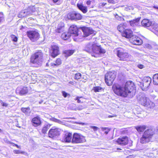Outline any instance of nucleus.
<instances>
[{"instance_id": "obj_1", "label": "nucleus", "mask_w": 158, "mask_h": 158, "mask_svg": "<svg viewBox=\"0 0 158 158\" xmlns=\"http://www.w3.org/2000/svg\"><path fill=\"white\" fill-rule=\"evenodd\" d=\"M84 50L90 54L92 56L95 57L106 52L105 50L102 48L101 46H98L95 44L89 43L85 46Z\"/></svg>"}, {"instance_id": "obj_2", "label": "nucleus", "mask_w": 158, "mask_h": 158, "mask_svg": "<svg viewBox=\"0 0 158 158\" xmlns=\"http://www.w3.org/2000/svg\"><path fill=\"white\" fill-rule=\"evenodd\" d=\"M43 53L39 50L33 54L30 58L31 63L35 64L37 67L42 65L43 62Z\"/></svg>"}, {"instance_id": "obj_3", "label": "nucleus", "mask_w": 158, "mask_h": 158, "mask_svg": "<svg viewBox=\"0 0 158 158\" xmlns=\"http://www.w3.org/2000/svg\"><path fill=\"white\" fill-rule=\"evenodd\" d=\"M154 133V131L151 129L146 130L140 139V142L142 143H146L149 142Z\"/></svg>"}, {"instance_id": "obj_4", "label": "nucleus", "mask_w": 158, "mask_h": 158, "mask_svg": "<svg viewBox=\"0 0 158 158\" xmlns=\"http://www.w3.org/2000/svg\"><path fill=\"white\" fill-rule=\"evenodd\" d=\"M117 55L121 60L131 61L133 60L132 56L123 50L122 49L120 48L117 50Z\"/></svg>"}, {"instance_id": "obj_5", "label": "nucleus", "mask_w": 158, "mask_h": 158, "mask_svg": "<svg viewBox=\"0 0 158 158\" xmlns=\"http://www.w3.org/2000/svg\"><path fill=\"white\" fill-rule=\"evenodd\" d=\"M124 89L127 94V96L129 94H131V95L132 97L135 95L136 92L135 87L134 83L132 81H127L125 84Z\"/></svg>"}, {"instance_id": "obj_6", "label": "nucleus", "mask_w": 158, "mask_h": 158, "mask_svg": "<svg viewBox=\"0 0 158 158\" xmlns=\"http://www.w3.org/2000/svg\"><path fill=\"white\" fill-rule=\"evenodd\" d=\"M139 101V103L141 105L148 108H152L155 106V104L144 95H142L140 98Z\"/></svg>"}, {"instance_id": "obj_7", "label": "nucleus", "mask_w": 158, "mask_h": 158, "mask_svg": "<svg viewBox=\"0 0 158 158\" xmlns=\"http://www.w3.org/2000/svg\"><path fill=\"white\" fill-rule=\"evenodd\" d=\"M116 73L114 72H109L105 75V81L106 84L109 86L112 85L113 82L115 78Z\"/></svg>"}, {"instance_id": "obj_8", "label": "nucleus", "mask_w": 158, "mask_h": 158, "mask_svg": "<svg viewBox=\"0 0 158 158\" xmlns=\"http://www.w3.org/2000/svg\"><path fill=\"white\" fill-rule=\"evenodd\" d=\"M85 137L81 134L77 133L73 134L71 142L73 143H80L85 142Z\"/></svg>"}, {"instance_id": "obj_9", "label": "nucleus", "mask_w": 158, "mask_h": 158, "mask_svg": "<svg viewBox=\"0 0 158 158\" xmlns=\"http://www.w3.org/2000/svg\"><path fill=\"white\" fill-rule=\"evenodd\" d=\"M113 88L114 93L118 95L126 97L127 94L125 92L124 88H122L119 85L113 86Z\"/></svg>"}, {"instance_id": "obj_10", "label": "nucleus", "mask_w": 158, "mask_h": 158, "mask_svg": "<svg viewBox=\"0 0 158 158\" xmlns=\"http://www.w3.org/2000/svg\"><path fill=\"white\" fill-rule=\"evenodd\" d=\"M27 34L30 40L33 42L37 41L40 38L39 33L35 31H27Z\"/></svg>"}, {"instance_id": "obj_11", "label": "nucleus", "mask_w": 158, "mask_h": 158, "mask_svg": "<svg viewBox=\"0 0 158 158\" xmlns=\"http://www.w3.org/2000/svg\"><path fill=\"white\" fill-rule=\"evenodd\" d=\"M68 18L71 20H81L82 16L79 13L75 11L69 13L67 15Z\"/></svg>"}, {"instance_id": "obj_12", "label": "nucleus", "mask_w": 158, "mask_h": 158, "mask_svg": "<svg viewBox=\"0 0 158 158\" xmlns=\"http://www.w3.org/2000/svg\"><path fill=\"white\" fill-rule=\"evenodd\" d=\"M61 130L59 128H52L50 129L48 132V136L52 138H54L59 136Z\"/></svg>"}, {"instance_id": "obj_13", "label": "nucleus", "mask_w": 158, "mask_h": 158, "mask_svg": "<svg viewBox=\"0 0 158 158\" xmlns=\"http://www.w3.org/2000/svg\"><path fill=\"white\" fill-rule=\"evenodd\" d=\"M151 78L149 77H144L142 82L141 83V85H142L141 87L143 90L146 91L147 89L151 82Z\"/></svg>"}, {"instance_id": "obj_14", "label": "nucleus", "mask_w": 158, "mask_h": 158, "mask_svg": "<svg viewBox=\"0 0 158 158\" xmlns=\"http://www.w3.org/2000/svg\"><path fill=\"white\" fill-rule=\"evenodd\" d=\"M51 53L52 57H55L60 54L59 48L57 45H52L51 47Z\"/></svg>"}, {"instance_id": "obj_15", "label": "nucleus", "mask_w": 158, "mask_h": 158, "mask_svg": "<svg viewBox=\"0 0 158 158\" xmlns=\"http://www.w3.org/2000/svg\"><path fill=\"white\" fill-rule=\"evenodd\" d=\"M130 41L133 44L135 45H140L142 44L143 41L138 36L133 35Z\"/></svg>"}, {"instance_id": "obj_16", "label": "nucleus", "mask_w": 158, "mask_h": 158, "mask_svg": "<svg viewBox=\"0 0 158 158\" xmlns=\"http://www.w3.org/2000/svg\"><path fill=\"white\" fill-rule=\"evenodd\" d=\"M78 28L76 26L74 25H71L69 29V32L70 34L73 35L75 36L78 35Z\"/></svg>"}, {"instance_id": "obj_17", "label": "nucleus", "mask_w": 158, "mask_h": 158, "mask_svg": "<svg viewBox=\"0 0 158 158\" xmlns=\"http://www.w3.org/2000/svg\"><path fill=\"white\" fill-rule=\"evenodd\" d=\"M123 37L129 39L131 38L133 36V33L132 31L130 29H126L124 32L122 34Z\"/></svg>"}, {"instance_id": "obj_18", "label": "nucleus", "mask_w": 158, "mask_h": 158, "mask_svg": "<svg viewBox=\"0 0 158 158\" xmlns=\"http://www.w3.org/2000/svg\"><path fill=\"white\" fill-rule=\"evenodd\" d=\"M128 138L127 136L119 138L117 140V142L119 144L126 145L128 143Z\"/></svg>"}, {"instance_id": "obj_19", "label": "nucleus", "mask_w": 158, "mask_h": 158, "mask_svg": "<svg viewBox=\"0 0 158 158\" xmlns=\"http://www.w3.org/2000/svg\"><path fill=\"white\" fill-rule=\"evenodd\" d=\"M82 30L85 36H87L90 35L92 34L94 32L93 30L89 27H83Z\"/></svg>"}, {"instance_id": "obj_20", "label": "nucleus", "mask_w": 158, "mask_h": 158, "mask_svg": "<svg viewBox=\"0 0 158 158\" xmlns=\"http://www.w3.org/2000/svg\"><path fill=\"white\" fill-rule=\"evenodd\" d=\"M32 125L35 127H37L40 126L41 124V122L40 118L39 117L34 118L31 121Z\"/></svg>"}, {"instance_id": "obj_21", "label": "nucleus", "mask_w": 158, "mask_h": 158, "mask_svg": "<svg viewBox=\"0 0 158 158\" xmlns=\"http://www.w3.org/2000/svg\"><path fill=\"white\" fill-rule=\"evenodd\" d=\"M140 18L138 17L135 19L129 21L130 25L132 27H135L139 25Z\"/></svg>"}, {"instance_id": "obj_22", "label": "nucleus", "mask_w": 158, "mask_h": 158, "mask_svg": "<svg viewBox=\"0 0 158 158\" xmlns=\"http://www.w3.org/2000/svg\"><path fill=\"white\" fill-rule=\"evenodd\" d=\"M142 26L144 27H149L150 26H152L153 23L150 21L148 19H144L141 22Z\"/></svg>"}, {"instance_id": "obj_23", "label": "nucleus", "mask_w": 158, "mask_h": 158, "mask_svg": "<svg viewBox=\"0 0 158 158\" xmlns=\"http://www.w3.org/2000/svg\"><path fill=\"white\" fill-rule=\"evenodd\" d=\"M72 134L70 133H67L65 134L64 137V141L66 143H70L72 140Z\"/></svg>"}, {"instance_id": "obj_24", "label": "nucleus", "mask_w": 158, "mask_h": 158, "mask_svg": "<svg viewBox=\"0 0 158 158\" xmlns=\"http://www.w3.org/2000/svg\"><path fill=\"white\" fill-rule=\"evenodd\" d=\"M29 12H28L27 10H25L21 11L18 15L19 18L25 17L27 15H29Z\"/></svg>"}, {"instance_id": "obj_25", "label": "nucleus", "mask_w": 158, "mask_h": 158, "mask_svg": "<svg viewBox=\"0 0 158 158\" xmlns=\"http://www.w3.org/2000/svg\"><path fill=\"white\" fill-rule=\"evenodd\" d=\"M77 6L78 8L81 11L84 13H85L87 11V8L82 4L77 3Z\"/></svg>"}, {"instance_id": "obj_26", "label": "nucleus", "mask_w": 158, "mask_h": 158, "mask_svg": "<svg viewBox=\"0 0 158 158\" xmlns=\"http://www.w3.org/2000/svg\"><path fill=\"white\" fill-rule=\"evenodd\" d=\"M135 127L139 133L143 131L146 129V126L144 125L137 126Z\"/></svg>"}, {"instance_id": "obj_27", "label": "nucleus", "mask_w": 158, "mask_h": 158, "mask_svg": "<svg viewBox=\"0 0 158 158\" xmlns=\"http://www.w3.org/2000/svg\"><path fill=\"white\" fill-rule=\"evenodd\" d=\"M17 91H19V93L21 95H24L28 92V90L26 87H23L20 90L19 88L18 87L17 89Z\"/></svg>"}, {"instance_id": "obj_28", "label": "nucleus", "mask_w": 158, "mask_h": 158, "mask_svg": "<svg viewBox=\"0 0 158 158\" xmlns=\"http://www.w3.org/2000/svg\"><path fill=\"white\" fill-rule=\"evenodd\" d=\"M21 111L27 116H29L30 114L31 111L29 107L27 108L22 107L21 108Z\"/></svg>"}, {"instance_id": "obj_29", "label": "nucleus", "mask_w": 158, "mask_h": 158, "mask_svg": "<svg viewBox=\"0 0 158 158\" xmlns=\"http://www.w3.org/2000/svg\"><path fill=\"white\" fill-rule=\"evenodd\" d=\"M125 27L123 24H121L118 26L117 29L122 34L126 30Z\"/></svg>"}, {"instance_id": "obj_30", "label": "nucleus", "mask_w": 158, "mask_h": 158, "mask_svg": "<svg viewBox=\"0 0 158 158\" xmlns=\"http://www.w3.org/2000/svg\"><path fill=\"white\" fill-rule=\"evenodd\" d=\"M74 52V51L72 50H65L63 53L64 54V56L66 57L72 55Z\"/></svg>"}, {"instance_id": "obj_31", "label": "nucleus", "mask_w": 158, "mask_h": 158, "mask_svg": "<svg viewBox=\"0 0 158 158\" xmlns=\"http://www.w3.org/2000/svg\"><path fill=\"white\" fill-rule=\"evenodd\" d=\"M70 36L69 33H64L61 35V38L64 40L68 39Z\"/></svg>"}, {"instance_id": "obj_32", "label": "nucleus", "mask_w": 158, "mask_h": 158, "mask_svg": "<svg viewBox=\"0 0 158 158\" xmlns=\"http://www.w3.org/2000/svg\"><path fill=\"white\" fill-rule=\"evenodd\" d=\"M154 84L156 85H158V73L154 74L153 77Z\"/></svg>"}, {"instance_id": "obj_33", "label": "nucleus", "mask_w": 158, "mask_h": 158, "mask_svg": "<svg viewBox=\"0 0 158 158\" xmlns=\"http://www.w3.org/2000/svg\"><path fill=\"white\" fill-rule=\"evenodd\" d=\"M27 10L28 12H29V15H31L35 11V7L34 6L29 7Z\"/></svg>"}, {"instance_id": "obj_34", "label": "nucleus", "mask_w": 158, "mask_h": 158, "mask_svg": "<svg viewBox=\"0 0 158 158\" xmlns=\"http://www.w3.org/2000/svg\"><path fill=\"white\" fill-rule=\"evenodd\" d=\"M101 129L106 134H107L110 130V129L107 127H102Z\"/></svg>"}, {"instance_id": "obj_35", "label": "nucleus", "mask_w": 158, "mask_h": 158, "mask_svg": "<svg viewBox=\"0 0 158 158\" xmlns=\"http://www.w3.org/2000/svg\"><path fill=\"white\" fill-rule=\"evenodd\" d=\"M61 60L59 59H57L55 62V63H51L52 65H59L61 64Z\"/></svg>"}, {"instance_id": "obj_36", "label": "nucleus", "mask_w": 158, "mask_h": 158, "mask_svg": "<svg viewBox=\"0 0 158 158\" xmlns=\"http://www.w3.org/2000/svg\"><path fill=\"white\" fill-rule=\"evenodd\" d=\"M102 89V88L100 86L94 87L93 88V89L95 92H100L101 91Z\"/></svg>"}, {"instance_id": "obj_37", "label": "nucleus", "mask_w": 158, "mask_h": 158, "mask_svg": "<svg viewBox=\"0 0 158 158\" xmlns=\"http://www.w3.org/2000/svg\"><path fill=\"white\" fill-rule=\"evenodd\" d=\"M134 9V7L131 6H127L125 7V10L127 11H131L133 10Z\"/></svg>"}, {"instance_id": "obj_38", "label": "nucleus", "mask_w": 158, "mask_h": 158, "mask_svg": "<svg viewBox=\"0 0 158 158\" xmlns=\"http://www.w3.org/2000/svg\"><path fill=\"white\" fill-rule=\"evenodd\" d=\"M64 27V24H62L61 26V28H60V27H58L57 29L56 30V32L59 33H60L61 32L63 31Z\"/></svg>"}, {"instance_id": "obj_39", "label": "nucleus", "mask_w": 158, "mask_h": 158, "mask_svg": "<svg viewBox=\"0 0 158 158\" xmlns=\"http://www.w3.org/2000/svg\"><path fill=\"white\" fill-rule=\"evenodd\" d=\"M48 128V125H44L42 129V132L44 134L45 133Z\"/></svg>"}, {"instance_id": "obj_40", "label": "nucleus", "mask_w": 158, "mask_h": 158, "mask_svg": "<svg viewBox=\"0 0 158 158\" xmlns=\"http://www.w3.org/2000/svg\"><path fill=\"white\" fill-rule=\"evenodd\" d=\"M152 27L154 29V30L158 32V25L155 23L154 22H153V24Z\"/></svg>"}, {"instance_id": "obj_41", "label": "nucleus", "mask_w": 158, "mask_h": 158, "mask_svg": "<svg viewBox=\"0 0 158 158\" xmlns=\"http://www.w3.org/2000/svg\"><path fill=\"white\" fill-rule=\"evenodd\" d=\"M115 17L116 19H117V20L119 21H123L124 20L123 17L121 16H119L117 14H116V15H115Z\"/></svg>"}, {"instance_id": "obj_42", "label": "nucleus", "mask_w": 158, "mask_h": 158, "mask_svg": "<svg viewBox=\"0 0 158 158\" xmlns=\"http://www.w3.org/2000/svg\"><path fill=\"white\" fill-rule=\"evenodd\" d=\"M81 77V74L80 73H76L74 77V79L75 80H78Z\"/></svg>"}, {"instance_id": "obj_43", "label": "nucleus", "mask_w": 158, "mask_h": 158, "mask_svg": "<svg viewBox=\"0 0 158 158\" xmlns=\"http://www.w3.org/2000/svg\"><path fill=\"white\" fill-rule=\"evenodd\" d=\"M10 37L13 41L15 42H17L18 40V38L16 36L12 34L10 35Z\"/></svg>"}, {"instance_id": "obj_44", "label": "nucleus", "mask_w": 158, "mask_h": 158, "mask_svg": "<svg viewBox=\"0 0 158 158\" xmlns=\"http://www.w3.org/2000/svg\"><path fill=\"white\" fill-rule=\"evenodd\" d=\"M4 21V15L2 13H0V24Z\"/></svg>"}, {"instance_id": "obj_45", "label": "nucleus", "mask_w": 158, "mask_h": 158, "mask_svg": "<svg viewBox=\"0 0 158 158\" xmlns=\"http://www.w3.org/2000/svg\"><path fill=\"white\" fill-rule=\"evenodd\" d=\"M84 108V107L82 105H79L77 107L75 108L74 110H81L83 109Z\"/></svg>"}, {"instance_id": "obj_46", "label": "nucleus", "mask_w": 158, "mask_h": 158, "mask_svg": "<svg viewBox=\"0 0 158 158\" xmlns=\"http://www.w3.org/2000/svg\"><path fill=\"white\" fill-rule=\"evenodd\" d=\"M126 158H142L141 157H140L139 156H134L133 155H129L127 156Z\"/></svg>"}, {"instance_id": "obj_47", "label": "nucleus", "mask_w": 158, "mask_h": 158, "mask_svg": "<svg viewBox=\"0 0 158 158\" xmlns=\"http://www.w3.org/2000/svg\"><path fill=\"white\" fill-rule=\"evenodd\" d=\"M52 119H53L52 121L55 122H56V123H60V124H61L63 123V121H61L60 120L57 119L56 118H53Z\"/></svg>"}, {"instance_id": "obj_48", "label": "nucleus", "mask_w": 158, "mask_h": 158, "mask_svg": "<svg viewBox=\"0 0 158 158\" xmlns=\"http://www.w3.org/2000/svg\"><path fill=\"white\" fill-rule=\"evenodd\" d=\"M13 152L14 153L16 154H24V152H21L19 150H14Z\"/></svg>"}, {"instance_id": "obj_49", "label": "nucleus", "mask_w": 158, "mask_h": 158, "mask_svg": "<svg viewBox=\"0 0 158 158\" xmlns=\"http://www.w3.org/2000/svg\"><path fill=\"white\" fill-rule=\"evenodd\" d=\"M62 94L63 96L64 97L66 98L68 96H69V97L70 96V95L69 94H68L67 93H66L64 91H63L62 92Z\"/></svg>"}, {"instance_id": "obj_50", "label": "nucleus", "mask_w": 158, "mask_h": 158, "mask_svg": "<svg viewBox=\"0 0 158 158\" xmlns=\"http://www.w3.org/2000/svg\"><path fill=\"white\" fill-rule=\"evenodd\" d=\"M0 103L3 106L7 107L8 105V104L3 102L2 100H0Z\"/></svg>"}, {"instance_id": "obj_51", "label": "nucleus", "mask_w": 158, "mask_h": 158, "mask_svg": "<svg viewBox=\"0 0 158 158\" xmlns=\"http://www.w3.org/2000/svg\"><path fill=\"white\" fill-rule=\"evenodd\" d=\"M121 132L123 134H126L127 133V131L125 129H124L122 130Z\"/></svg>"}, {"instance_id": "obj_52", "label": "nucleus", "mask_w": 158, "mask_h": 158, "mask_svg": "<svg viewBox=\"0 0 158 158\" xmlns=\"http://www.w3.org/2000/svg\"><path fill=\"white\" fill-rule=\"evenodd\" d=\"M54 3H56L57 4H60V0H52Z\"/></svg>"}, {"instance_id": "obj_53", "label": "nucleus", "mask_w": 158, "mask_h": 158, "mask_svg": "<svg viewBox=\"0 0 158 158\" xmlns=\"http://www.w3.org/2000/svg\"><path fill=\"white\" fill-rule=\"evenodd\" d=\"M91 128L93 129L94 131H96L98 130L99 129L98 127L96 126H92Z\"/></svg>"}, {"instance_id": "obj_54", "label": "nucleus", "mask_w": 158, "mask_h": 158, "mask_svg": "<svg viewBox=\"0 0 158 158\" xmlns=\"http://www.w3.org/2000/svg\"><path fill=\"white\" fill-rule=\"evenodd\" d=\"M146 47L149 48V49H151L152 48V46L149 44H147L146 45Z\"/></svg>"}, {"instance_id": "obj_55", "label": "nucleus", "mask_w": 158, "mask_h": 158, "mask_svg": "<svg viewBox=\"0 0 158 158\" xmlns=\"http://www.w3.org/2000/svg\"><path fill=\"white\" fill-rule=\"evenodd\" d=\"M137 66H138V68H139L140 69H142L144 67L143 65V64H138V65H137Z\"/></svg>"}, {"instance_id": "obj_56", "label": "nucleus", "mask_w": 158, "mask_h": 158, "mask_svg": "<svg viewBox=\"0 0 158 158\" xmlns=\"http://www.w3.org/2000/svg\"><path fill=\"white\" fill-rule=\"evenodd\" d=\"M124 149V148H123V149H121V148H117V151H116L117 152H121V151H120V150L121 151H123V150Z\"/></svg>"}, {"instance_id": "obj_57", "label": "nucleus", "mask_w": 158, "mask_h": 158, "mask_svg": "<svg viewBox=\"0 0 158 158\" xmlns=\"http://www.w3.org/2000/svg\"><path fill=\"white\" fill-rule=\"evenodd\" d=\"M79 98L78 97H76V99H75V100H77V102L78 103H81V100H79Z\"/></svg>"}, {"instance_id": "obj_58", "label": "nucleus", "mask_w": 158, "mask_h": 158, "mask_svg": "<svg viewBox=\"0 0 158 158\" xmlns=\"http://www.w3.org/2000/svg\"><path fill=\"white\" fill-rule=\"evenodd\" d=\"M106 4V3L105 2L101 3L99 4V6L102 7L105 6Z\"/></svg>"}, {"instance_id": "obj_59", "label": "nucleus", "mask_w": 158, "mask_h": 158, "mask_svg": "<svg viewBox=\"0 0 158 158\" xmlns=\"http://www.w3.org/2000/svg\"><path fill=\"white\" fill-rule=\"evenodd\" d=\"M11 144H13L14 145V146H15L16 147L18 148H19L20 149L21 148L20 146H18L17 144H15L11 142Z\"/></svg>"}, {"instance_id": "obj_60", "label": "nucleus", "mask_w": 158, "mask_h": 158, "mask_svg": "<svg viewBox=\"0 0 158 158\" xmlns=\"http://www.w3.org/2000/svg\"><path fill=\"white\" fill-rule=\"evenodd\" d=\"M91 1H88L86 2V4L87 5H89L91 4Z\"/></svg>"}, {"instance_id": "obj_61", "label": "nucleus", "mask_w": 158, "mask_h": 158, "mask_svg": "<svg viewBox=\"0 0 158 158\" xmlns=\"http://www.w3.org/2000/svg\"><path fill=\"white\" fill-rule=\"evenodd\" d=\"M116 115H109L108 116V118H112V117H115V116H116Z\"/></svg>"}, {"instance_id": "obj_62", "label": "nucleus", "mask_w": 158, "mask_h": 158, "mask_svg": "<svg viewBox=\"0 0 158 158\" xmlns=\"http://www.w3.org/2000/svg\"><path fill=\"white\" fill-rule=\"evenodd\" d=\"M114 0H108V2L110 3H111L113 2Z\"/></svg>"}, {"instance_id": "obj_63", "label": "nucleus", "mask_w": 158, "mask_h": 158, "mask_svg": "<svg viewBox=\"0 0 158 158\" xmlns=\"http://www.w3.org/2000/svg\"><path fill=\"white\" fill-rule=\"evenodd\" d=\"M114 0H108V2L110 3H111L113 2Z\"/></svg>"}, {"instance_id": "obj_64", "label": "nucleus", "mask_w": 158, "mask_h": 158, "mask_svg": "<svg viewBox=\"0 0 158 158\" xmlns=\"http://www.w3.org/2000/svg\"><path fill=\"white\" fill-rule=\"evenodd\" d=\"M153 7L155 9H156L158 10V6H153Z\"/></svg>"}]
</instances>
